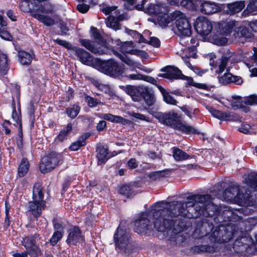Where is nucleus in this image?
Returning <instances> with one entry per match:
<instances>
[{"label":"nucleus","mask_w":257,"mask_h":257,"mask_svg":"<svg viewBox=\"0 0 257 257\" xmlns=\"http://www.w3.org/2000/svg\"><path fill=\"white\" fill-rule=\"evenodd\" d=\"M158 205L157 210L153 214L154 228L161 232L171 230L170 240L175 244H180L184 241L183 232L190 226L187 218L179 216L197 217L213 207L209 194L189 196L186 202L174 201L162 202Z\"/></svg>","instance_id":"nucleus-1"},{"label":"nucleus","mask_w":257,"mask_h":257,"mask_svg":"<svg viewBox=\"0 0 257 257\" xmlns=\"http://www.w3.org/2000/svg\"><path fill=\"white\" fill-rule=\"evenodd\" d=\"M155 117L159 121L185 134H197V131L184 121L180 115L174 111L167 113H156Z\"/></svg>","instance_id":"nucleus-2"},{"label":"nucleus","mask_w":257,"mask_h":257,"mask_svg":"<svg viewBox=\"0 0 257 257\" xmlns=\"http://www.w3.org/2000/svg\"><path fill=\"white\" fill-rule=\"evenodd\" d=\"M44 188L40 183L34 184L32 193V200L28 203V209L35 217L41 214L42 209L44 208Z\"/></svg>","instance_id":"nucleus-3"},{"label":"nucleus","mask_w":257,"mask_h":257,"mask_svg":"<svg viewBox=\"0 0 257 257\" xmlns=\"http://www.w3.org/2000/svg\"><path fill=\"white\" fill-rule=\"evenodd\" d=\"M130 239L131 235L129 232L119 226L113 236L116 250L124 254L131 252L133 247Z\"/></svg>","instance_id":"nucleus-4"},{"label":"nucleus","mask_w":257,"mask_h":257,"mask_svg":"<svg viewBox=\"0 0 257 257\" xmlns=\"http://www.w3.org/2000/svg\"><path fill=\"white\" fill-rule=\"evenodd\" d=\"M35 6H36L35 2H33L27 0H21L20 8L24 12H30L34 18L45 25L48 27L54 25L55 24L54 16H48L36 13Z\"/></svg>","instance_id":"nucleus-5"},{"label":"nucleus","mask_w":257,"mask_h":257,"mask_svg":"<svg viewBox=\"0 0 257 257\" xmlns=\"http://www.w3.org/2000/svg\"><path fill=\"white\" fill-rule=\"evenodd\" d=\"M234 233L233 226L231 224L220 225L215 228L209 237L210 242L223 243L229 241Z\"/></svg>","instance_id":"nucleus-6"},{"label":"nucleus","mask_w":257,"mask_h":257,"mask_svg":"<svg viewBox=\"0 0 257 257\" xmlns=\"http://www.w3.org/2000/svg\"><path fill=\"white\" fill-rule=\"evenodd\" d=\"M175 18V33L180 37L189 36L191 34V26L186 15L180 11L173 12Z\"/></svg>","instance_id":"nucleus-7"},{"label":"nucleus","mask_w":257,"mask_h":257,"mask_svg":"<svg viewBox=\"0 0 257 257\" xmlns=\"http://www.w3.org/2000/svg\"><path fill=\"white\" fill-rule=\"evenodd\" d=\"M96 69L99 71L113 77L120 75L123 71V66L119 65L112 59L107 61H97Z\"/></svg>","instance_id":"nucleus-8"},{"label":"nucleus","mask_w":257,"mask_h":257,"mask_svg":"<svg viewBox=\"0 0 257 257\" xmlns=\"http://www.w3.org/2000/svg\"><path fill=\"white\" fill-rule=\"evenodd\" d=\"M157 209L150 211L144 212L139 215L135 221V230L138 233L142 234L146 233L148 230L152 229V223L150 218L152 216L153 214Z\"/></svg>","instance_id":"nucleus-9"},{"label":"nucleus","mask_w":257,"mask_h":257,"mask_svg":"<svg viewBox=\"0 0 257 257\" xmlns=\"http://www.w3.org/2000/svg\"><path fill=\"white\" fill-rule=\"evenodd\" d=\"M62 160L61 154L52 152L42 158L39 166L40 170L43 173L49 172L53 170Z\"/></svg>","instance_id":"nucleus-10"},{"label":"nucleus","mask_w":257,"mask_h":257,"mask_svg":"<svg viewBox=\"0 0 257 257\" xmlns=\"http://www.w3.org/2000/svg\"><path fill=\"white\" fill-rule=\"evenodd\" d=\"M223 198L227 201L241 203L247 199V197H245L238 186H232L228 187L223 193Z\"/></svg>","instance_id":"nucleus-11"},{"label":"nucleus","mask_w":257,"mask_h":257,"mask_svg":"<svg viewBox=\"0 0 257 257\" xmlns=\"http://www.w3.org/2000/svg\"><path fill=\"white\" fill-rule=\"evenodd\" d=\"M72 50L75 52V54L81 62L96 69V65L98 63L97 61H100V59L93 58L89 52L80 48L74 47Z\"/></svg>","instance_id":"nucleus-12"},{"label":"nucleus","mask_w":257,"mask_h":257,"mask_svg":"<svg viewBox=\"0 0 257 257\" xmlns=\"http://www.w3.org/2000/svg\"><path fill=\"white\" fill-rule=\"evenodd\" d=\"M194 25L197 33L203 36L209 35L213 28L211 22L204 17L198 18Z\"/></svg>","instance_id":"nucleus-13"},{"label":"nucleus","mask_w":257,"mask_h":257,"mask_svg":"<svg viewBox=\"0 0 257 257\" xmlns=\"http://www.w3.org/2000/svg\"><path fill=\"white\" fill-rule=\"evenodd\" d=\"M79 42L86 49L95 54H103L105 52L106 48L104 46L97 47L95 43L87 39H80Z\"/></svg>","instance_id":"nucleus-14"},{"label":"nucleus","mask_w":257,"mask_h":257,"mask_svg":"<svg viewBox=\"0 0 257 257\" xmlns=\"http://www.w3.org/2000/svg\"><path fill=\"white\" fill-rule=\"evenodd\" d=\"M84 239L80 229L76 227L70 228L68 231V235L66 240L69 244L77 245Z\"/></svg>","instance_id":"nucleus-15"},{"label":"nucleus","mask_w":257,"mask_h":257,"mask_svg":"<svg viewBox=\"0 0 257 257\" xmlns=\"http://www.w3.org/2000/svg\"><path fill=\"white\" fill-rule=\"evenodd\" d=\"M200 11L205 15H211L219 11L220 8L215 3L210 1H198Z\"/></svg>","instance_id":"nucleus-16"},{"label":"nucleus","mask_w":257,"mask_h":257,"mask_svg":"<svg viewBox=\"0 0 257 257\" xmlns=\"http://www.w3.org/2000/svg\"><path fill=\"white\" fill-rule=\"evenodd\" d=\"M162 71L165 72V73L159 74L158 76L160 77H162L169 79L183 78V74H182L181 70L177 68L169 66L162 69Z\"/></svg>","instance_id":"nucleus-17"},{"label":"nucleus","mask_w":257,"mask_h":257,"mask_svg":"<svg viewBox=\"0 0 257 257\" xmlns=\"http://www.w3.org/2000/svg\"><path fill=\"white\" fill-rule=\"evenodd\" d=\"M144 87V86L127 85L125 86L124 90L134 101L139 102L142 99V93Z\"/></svg>","instance_id":"nucleus-18"},{"label":"nucleus","mask_w":257,"mask_h":257,"mask_svg":"<svg viewBox=\"0 0 257 257\" xmlns=\"http://www.w3.org/2000/svg\"><path fill=\"white\" fill-rule=\"evenodd\" d=\"M146 2L147 0H143L141 4H138L136 6V8L139 10H141L143 8H145V12L150 15H159L161 13V7L160 5L150 4L145 8L144 5Z\"/></svg>","instance_id":"nucleus-19"},{"label":"nucleus","mask_w":257,"mask_h":257,"mask_svg":"<svg viewBox=\"0 0 257 257\" xmlns=\"http://www.w3.org/2000/svg\"><path fill=\"white\" fill-rule=\"evenodd\" d=\"M218 31L223 35L228 36L233 31L235 26L234 21H228L221 22L218 24Z\"/></svg>","instance_id":"nucleus-20"},{"label":"nucleus","mask_w":257,"mask_h":257,"mask_svg":"<svg viewBox=\"0 0 257 257\" xmlns=\"http://www.w3.org/2000/svg\"><path fill=\"white\" fill-rule=\"evenodd\" d=\"M108 148L103 146H99L97 147L96 157L98 159V165H101L104 164L108 159Z\"/></svg>","instance_id":"nucleus-21"},{"label":"nucleus","mask_w":257,"mask_h":257,"mask_svg":"<svg viewBox=\"0 0 257 257\" xmlns=\"http://www.w3.org/2000/svg\"><path fill=\"white\" fill-rule=\"evenodd\" d=\"M36 12L44 14H53L56 11L55 5L49 3H45L44 5L37 4L35 6Z\"/></svg>","instance_id":"nucleus-22"},{"label":"nucleus","mask_w":257,"mask_h":257,"mask_svg":"<svg viewBox=\"0 0 257 257\" xmlns=\"http://www.w3.org/2000/svg\"><path fill=\"white\" fill-rule=\"evenodd\" d=\"M173 15V12L170 15L160 13L157 18L158 24L163 28L169 26L175 20Z\"/></svg>","instance_id":"nucleus-23"},{"label":"nucleus","mask_w":257,"mask_h":257,"mask_svg":"<svg viewBox=\"0 0 257 257\" xmlns=\"http://www.w3.org/2000/svg\"><path fill=\"white\" fill-rule=\"evenodd\" d=\"M245 7L243 1H239L227 4V12L229 15H233L240 12Z\"/></svg>","instance_id":"nucleus-24"},{"label":"nucleus","mask_w":257,"mask_h":257,"mask_svg":"<svg viewBox=\"0 0 257 257\" xmlns=\"http://www.w3.org/2000/svg\"><path fill=\"white\" fill-rule=\"evenodd\" d=\"M143 97L147 104L151 106L155 102V98L153 92L147 87H144L142 93V97Z\"/></svg>","instance_id":"nucleus-25"},{"label":"nucleus","mask_w":257,"mask_h":257,"mask_svg":"<svg viewBox=\"0 0 257 257\" xmlns=\"http://www.w3.org/2000/svg\"><path fill=\"white\" fill-rule=\"evenodd\" d=\"M119 20L117 15H115V16L110 15L106 19L105 24L107 27L116 31L120 29V25L119 23Z\"/></svg>","instance_id":"nucleus-26"},{"label":"nucleus","mask_w":257,"mask_h":257,"mask_svg":"<svg viewBox=\"0 0 257 257\" xmlns=\"http://www.w3.org/2000/svg\"><path fill=\"white\" fill-rule=\"evenodd\" d=\"M18 57L19 62L23 65H30L33 59V56L25 51H19Z\"/></svg>","instance_id":"nucleus-27"},{"label":"nucleus","mask_w":257,"mask_h":257,"mask_svg":"<svg viewBox=\"0 0 257 257\" xmlns=\"http://www.w3.org/2000/svg\"><path fill=\"white\" fill-rule=\"evenodd\" d=\"M40 239V235L38 234H35L33 236H28L23 239V244L26 249H28L29 247L36 245V243Z\"/></svg>","instance_id":"nucleus-28"},{"label":"nucleus","mask_w":257,"mask_h":257,"mask_svg":"<svg viewBox=\"0 0 257 257\" xmlns=\"http://www.w3.org/2000/svg\"><path fill=\"white\" fill-rule=\"evenodd\" d=\"M89 137V134H85L81 136L78 141L73 143L69 148L71 151H76L82 146L85 145V140Z\"/></svg>","instance_id":"nucleus-29"},{"label":"nucleus","mask_w":257,"mask_h":257,"mask_svg":"<svg viewBox=\"0 0 257 257\" xmlns=\"http://www.w3.org/2000/svg\"><path fill=\"white\" fill-rule=\"evenodd\" d=\"M173 156L177 161H182L190 157L187 153L178 148H174Z\"/></svg>","instance_id":"nucleus-30"},{"label":"nucleus","mask_w":257,"mask_h":257,"mask_svg":"<svg viewBox=\"0 0 257 257\" xmlns=\"http://www.w3.org/2000/svg\"><path fill=\"white\" fill-rule=\"evenodd\" d=\"M158 87L161 92L164 100L166 103L172 105H176L177 101L163 87L158 86Z\"/></svg>","instance_id":"nucleus-31"},{"label":"nucleus","mask_w":257,"mask_h":257,"mask_svg":"<svg viewBox=\"0 0 257 257\" xmlns=\"http://www.w3.org/2000/svg\"><path fill=\"white\" fill-rule=\"evenodd\" d=\"M236 34V38L244 37L245 38H250L253 36L251 33L244 26H240L235 31Z\"/></svg>","instance_id":"nucleus-32"},{"label":"nucleus","mask_w":257,"mask_h":257,"mask_svg":"<svg viewBox=\"0 0 257 257\" xmlns=\"http://www.w3.org/2000/svg\"><path fill=\"white\" fill-rule=\"evenodd\" d=\"M257 11V0H250L246 9L243 12L242 15L246 16Z\"/></svg>","instance_id":"nucleus-33"},{"label":"nucleus","mask_w":257,"mask_h":257,"mask_svg":"<svg viewBox=\"0 0 257 257\" xmlns=\"http://www.w3.org/2000/svg\"><path fill=\"white\" fill-rule=\"evenodd\" d=\"M233 98L234 100L231 102V105L233 109L242 108L245 111L248 110V108L244 107V99H242L238 97H233Z\"/></svg>","instance_id":"nucleus-34"},{"label":"nucleus","mask_w":257,"mask_h":257,"mask_svg":"<svg viewBox=\"0 0 257 257\" xmlns=\"http://www.w3.org/2000/svg\"><path fill=\"white\" fill-rule=\"evenodd\" d=\"M209 111L213 116L220 120H227L229 117V116L226 113L214 109L211 107L209 109Z\"/></svg>","instance_id":"nucleus-35"},{"label":"nucleus","mask_w":257,"mask_h":257,"mask_svg":"<svg viewBox=\"0 0 257 257\" xmlns=\"http://www.w3.org/2000/svg\"><path fill=\"white\" fill-rule=\"evenodd\" d=\"M8 70V60L7 56L4 54H0V72L2 74L7 73Z\"/></svg>","instance_id":"nucleus-36"},{"label":"nucleus","mask_w":257,"mask_h":257,"mask_svg":"<svg viewBox=\"0 0 257 257\" xmlns=\"http://www.w3.org/2000/svg\"><path fill=\"white\" fill-rule=\"evenodd\" d=\"M7 26V23L4 21L0 15V37L5 40H10L11 36L10 34L4 31V27Z\"/></svg>","instance_id":"nucleus-37"},{"label":"nucleus","mask_w":257,"mask_h":257,"mask_svg":"<svg viewBox=\"0 0 257 257\" xmlns=\"http://www.w3.org/2000/svg\"><path fill=\"white\" fill-rule=\"evenodd\" d=\"M29 169V163L27 159L22 160V163L19 166L18 174L20 177L24 176L28 172Z\"/></svg>","instance_id":"nucleus-38"},{"label":"nucleus","mask_w":257,"mask_h":257,"mask_svg":"<svg viewBox=\"0 0 257 257\" xmlns=\"http://www.w3.org/2000/svg\"><path fill=\"white\" fill-rule=\"evenodd\" d=\"M133 43L132 42H126V43H124L122 46V48H121L122 50L123 51V52H124L125 53H127L129 54L136 55H141L143 53H144V51L136 50V49H132V50H127L125 49V47L127 46V45H129L130 47H133Z\"/></svg>","instance_id":"nucleus-39"},{"label":"nucleus","mask_w":257,"mask_h":257,"mask_svg":"<svg viewBox=\"0 0 257 257\" xmlns=\"http://www.w3.org/2000/svg\"><path fill=\"white\" fill-rule=\"evenodd\" d=\"M102 118L113 122H120L124 119L122 117L113 115L110 113L102 114L101 116Z\"/></svg>","instance_id":"nucleus-40"},{"label":"nucleus","mask_w":257,"mask_h":257,"mask_svg":"<svg viewBox=\"0 0 257 257\" xmlns=\"http://www.w3.org/2000/svg\"><path fill=\"white\" fill-rule=\"evenodd\" d=\"M91 31L93 38L100 43V46H104L105 42L98 32L97 29L92 27Z\"/></svg>","instance_id":"nucleus-41"},{"label":"nucleus","mask_w":257,"mask_h":257,"mask_svg":"<svg viewBox=\"0 0 257 257\" xmlns=\"http://www.w3.org/2000/svg\"><path fill=\"white\" fill-rule=\"evenodd\" d=\"M235 80L234 76L230 73H225L222 76L219 77V82L223 85L233 82Z\"/></svg>","instance_id":"nucleus-42"},{"label":"nucleus","mask_w":257,"mask_h":257,"mask_svg":"<svg viewBox=\"0 0 257 257\" xmlns=\"http://www.w3.org/2000/svg\"><path fill=\"white\" fill-rule=\"evenodd\" d=\"M27 249L28 250L27 251L28 254H29L31 257H38L42 254L40 248L36 245L30 247Z\"/></svg>","instance_id":"nucleus-43"},{"label":"nucleus","mask_w":257,"mask_h":257,"mask_svg":"<svg viewBox=\"0 0 257 257\" xmlns=\"http://www.w3.org/2000/svg\"><path fill=\"white\" fill-rule=\"evenodd\" d=\"M72 130V125L71 123L67 124V126L62 131H61L58 136V139L63 141L65 137Z\"/></svg>","instance_id":"nucleus-44"},{"label":"nucleus","mask_w":257,"mask_h":257,"mask_svg":"<svg viewBox=\"0 0 257 257\" xmlns=\"http://www.w3.org/2000/svg\"><path fill=\"white\" fill-rule=\"evenodd\" d=\"M195 248L199 252H207L211 253L214 251V248L213 246L207 245H198L195 246Z\"/></svg>","instance_id":"nucleus-45"},{"label":"nucleus","mask_w":257,"mask_h":257,"mask_svg":"<svg viewBox=\"0 0 257 257\" xmlns=\"http://www.w3.org/2000/svg\"><path fill=\"white\" fill-rule=\"evenodd\" d=\"M62 233L60 230H57L54 232L52 237L50 239V243L52 245H55L62 237Z\"/></svg>","instance_id":"nucleus-46"},{"label":"nucleus","mask_w":257,"mask_h":257,"mask_svg":"<svg viewBox=\"0 0 257 257\" xmlns=\"http://www.w3.org/2000/svg\"><path fill=\"white\" fill-rule=\"evenodd\" d=\"M80 107L77 105H74L72 107L68 109L67 110V114L71 118H75L79 113Z\"/></svg>","instance_id":"nucleus-47"},{"label":"nucleus","mask_w":257,"mask_h":257,"mask_svg":"<svg viewBox=\"0 0 257 257\" xmlns=\"http://www.w3.org/2000/svg\"><path fill=\"white\" fill-rule=\"evenodd\" d=\"M211 229V224H210L207 222L203 223L200 229L201 233V236H206Z\"/></svg>","instance_id":"nucleus-48"},{"label":"nucleus","mask_w":257,"mask_h":257,"mask_svg":"<svg viewBox=\"0 0 257 257\" xmlns=\"http://www.w3.org/2000/svg\"><path fill=\"white\" fill-rule=\"evenodd\" d=\"M119 193L127 197H130L133 194V192L130 186L128 185H124L119 189Z\"/></svg>","instance_id":"nucleus-49"},{"label":"nucleus","mask_w":257,"mask_h":257,"mask_svg":"<svg viewBox=\"0 0 257 257\" xmlns=\"http://www.w3.org/2000/svg\"><path fill=\"white\" fill-rule=\"evenodd\" d=\"M181 6L189 10H194L195 9V6L193 1L191 0H182Z\"/></svg>","instance_id":"nucleus-50"},{"label":"nucleus","mask_w":257,"mask_h":257,"mask_svg":"<svg viewBox=\"0 0 257 257\" xmlns=\"http://www.w3.org/2000/svg\"><path fill=\"white\" fill-rule=\"evenodd\" d=\"M115 55L126 64L132 66L135 65V62L133 60L126 57L125 55L120 54L118 53H116Z\"/></svg>","instance_id":"nucleus-51"},{"label":"nucleus","mask_w":257,"mask_h":257,"mask_svg":"<svg viewBox=\"0 0 257 257\" xmlns=\"http://www.w3.org/2000/svg\"><path fill=\"white\" fill-rule=\"evenodd\" d=\"M12 118L14 120V121L16 122L15 123V125H18L20 127V129L21 131L22 130V125H21V121L20 117V114L19 113L17 112L16 110L15 107L14 108L13 112H12Z\"/></svg>","instance_id":"nucleus-52"},{"label":"nucleus","mask_w":257,"mask_h":257,"mask_svg":"<svg viewBox=\"0 0 257 257\" xmlns=\"http://www.w3.org/2000/svg\"><path fill=\"white\" fill-rule=\"evenodd\" d=\"M244 103L247 105L257 104V95H251L244 98Z\"/></svg>","instance_id":"nucleus-53"},{"label":"nucleus","mask_w":257,"mask_h":257,"mask_svg":"<svg viewBox=\"0 0 257 257\" xmlns=\"http://www.w3.org/2000/svg\"><path fill=\"white\" fill-rule=\"evenodd\" d=\"M228 59L226 57H222L220 60V64L219 65L218 69L216 70L218 73H222L226 67Z\"/></svg>","instance_id":"nucleus-54"},{"label":"nucleus","mask_w":257,"mask_h":257,"mask_svg":"<svg viewBox=\"0 0 257 257\" xmlns=\"http://www.w3.org/2000/svg\"><path fill=\"white\" fill-rule=\"evenodd\" d=\"M187 54L184 56L187 58H196L197 54H196V48L195 46H192L190 48H188L186 50Z\"/></svg>","instance_id":"nucleus-55"},{"label":"nucleus","mask_w":257,"mask_h":257,"mask_svg":"<svg viewBox=\"0 0 257 257\" xmlns=\"http://www.w3.org/2000/svg\"><path fill=\"white\" fill-rule=\"evenodd\" d=\"M233 213L230 209H226L223 211L222 216L225 221H232L233 219Z\"/></svg>","instance_id":"nucleus-56"},{"label":"nucleus","mask_w":257,"mask_h":257,"mask_svg":"<svg viewBox=\"0 0 257 257\" xmlns=\"http://www.w3.org/2000/svg\"><path fill=\"white\" fill-rule=\"evenodd\" d=\"M150 178L156 180L165 176V172L164 171H155L151 172L149 174Z\"/></svg>","instance_id":"nucleus-57"},{"label":"nucleus","mask_w":257,"mask_h":257,"mask_svg":"<svg viewBox=\"0 0 257 257\" xmlns=\"http://www.w3.org/2000/svg\"><path fill=\"white\" fill-rule=\"evenodd\" d=\"M154 47L158 48L160 46V41L158 38L156 37H151L150 40L148 41V43Z\"/></svg>","instance_id":"nucleus-58"},{"label":"nucleus","mask_w":257,"mask_h":257,"mask_svg":"<svg viewBox=\"0 0 257 257\" xmlns=\"http://www.w3.org/2000/svg\"><path fill=\"white\" fill-rule=\"evenodd\" d=\"M214 43L218 45H224L227 42V39L223 37H216L214 38Z\"/></svg>","instance_id":"nucleus-59"},{"label":"nucleus","mask_w":257,"mask_h":257,"mask_svg":"<svg viewBox=\"0 0 257 257\" xmlns=\"http://www.w3.org/2000/svg\"><path fill=\"white\" fill-rule=\"evenodd\" d=\"M251 129L250 126L248 124H242L240 127L238 128V131L244 134L250 133V130Z\"/></svg>","instance_id":"nucleus-60"},{"label":"nucleus","mask_w":257,"mask_h":257,"mask_svg":"<svg viewBox=\"0 0 257 257\" xmlns=\"http://www.w3.org/2000/svg\"><path fill=\"white\" fill-rule=\"evenodd\" d=\"M77 9L81 13H85L89 10V6L84 4H79L77 6Z\"/></svg>","instance_id":"nucleus-61"},{"label":"nucleus","mask_w":257,"mask_h":257,"mask_svg":"<svg viewBox=\"0 0 257 257\" xmlns=\"http://www.w3.org/2000/svg\"><path fill=\"white\" fill-rule=\"evenodd\" d=\"M117 7H103L101 8V11L105 15H108L112 12L115 11Z\"/></svg>","instance_id":"nucleus-62"},{"label":"nucleus","mask_w":257,"mask_h":257,"mask_svg":"<svg viewBox=\"0 0 257 257\" xmlns=\"http://www.w3.org/2000/svg\"><path fill=\"white\" fill-rule=\"evenodd\" d=\"M55 41L58 44L62 45L68 49L72 50V48L74 47H72V46L70 43H69L68 42H67V41H64V40L57 39L55 40Z\"/></svg>","instance_id":"nucleus-63"},{"label":"nucleus","mask_w":257,"mask_h":257,"mask_svg":"<svg viewBox=\"0 0 257 257\" xmlns=\"http://www.w3.org/2000/svg\"><path fill=\"white\" fill-rule=\"evenodd\" d=\"M127 165L131 169H135L138 166V162L135 159H131L127 162Z\"/></svg>","instance_id":"nucleus-64"}]
</instances>
